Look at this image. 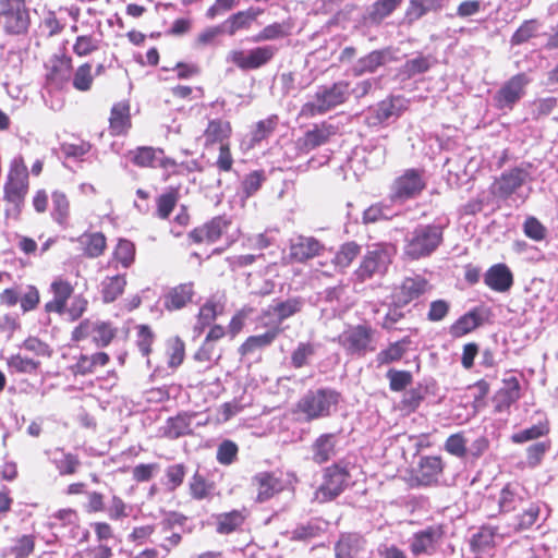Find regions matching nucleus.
Masks as SVG:
<instances>
[{"label":"nucleus","instance_id":"obj_1","mask_svg":"<svg viewBox=\"0 0 558 558\" xmlns=\"http://www.w3.org/2000/svg\"><path fill=\"white\" fill-rule=\"evenodd\" d=\"M498 506L500 513H514L508 523L513 532L526 531L548 517L547 512L543 515L545 505L532 500L529 492L519 483H509L500 490Z\"/></svg>","mask_w":558,"mask_h":558},{"label":"nucleus","instance_id":"obj_2","mask_svg":"<svg viewBox=\"0 0 558 558\" xmlns=\"http://www.w3.org/2000/svg\"><path fill=\"white\" fill-rule=\"evenodd\" d=\"M349 97L350 83L348 81H338L331 85H320L316 88L312 98L301 107L299 114L306 119L325 114L347 102Z\"/></svg>","mask_w":558,"mask_h":558},{"label":"nucleus","instance_id":"obj_3","mask_svg":"<svg viewBox=\"0 0 558 558\" xmlns=\"http://www.w3.org/2000/svg\"><path fill=\"white\" fill-rule=\"evenodd\" d=\"M444 240V228L440 225H418L409 232L404 240L403 253L412 260L432 255Z\"/></svg>","mask_w":558,"mask_h":558},{"label":"nucleus","instance_id":"obj_4","mask_svg":"<svg viewBox=\"0 0 558 558\" xmlns=\"http://www.w3.org/2000/svg\"><path fill=\"white\" fill-rule=\"evenodd\" d=\"M341 399L340 392L325 387L308 390L298 402V409L307 422L330 416Z\"/></svg>","mask_w":558,"mask_h":558},{"label":"nucleus","instance_id":"obj_5","mask_svg":"<svg viewBox=\"0 0 558 558\" xmlns=\"http://www.w3.org/2000/svg\"><path fill=\"white\" fill-rule=\"evenodd\" d=\"M354 469L350 462L340 460L324 471V481L315 492L318 502H327L337 498L351 483V471Z\"/></svg>","mask_w":558,"mask_h":558},{"label":"nucleus","instance_id":"obj_6","mask_svg":"<svg viewBox=\"0 0 558 558\" xmlns=\"http://www.w3.org/2000/svg\"><path fill=\"white\" fill-rule=\"evenodd\" d=\"M31 25L25 0H0V28L9 35H22Z\"/></svg>","mask_w":558,"mask_h":558},{"label":"nucleus","instance_id":"obj_7","mask_svg":"<svg viewBox=\"0 0 558 558\" xmlns=\"http://www.w3.org/2000/svg\"><path fill=\"white\" fill-rule=\"evenodd\" d=\"M336 341L343 348L348 355L364 356L375 351L374 330L367 325L351 326L341 332Z\"/></svg>","mask_w":558,"mask_h":558},{"label":"nucleus","instance_id":"obj_8","mask_svg":"<svg viewBox=\"0 0 558 558\" xmlns=\"http://www.w3.org/2000/svg\"><path fill=\"white\" fill-rule=\"evenodd\" d=\"M28 191V172L22 158H15L10 167L4 184V199L20 211Z\"/></svg>","mask_w":558,"mask_h":558},{"label":"nucleus","instance_id":"obj_9","mask_svg":"<svg viewBox=\"0 0 558 558\" xmlns=\"http://www.w3.org/2000/svg\"><path fill=\"white\" fill-rule=\"evenodd\" d=\"M392 247L385 244L373 245L364 255L355 275L361 281L383 276L391 263Z\"/></svg>","mask_w":558,"mask_h":558},{"label":"nucleus","instance_id":"obj_10","mask_svg":"<svg viewBox=\"0 0 558 558\" xmlns=\"http://www.w3.org/2000/svg\"><path fill=\"white\" fill-rule=\"evenodd\" d=\"M407 102L401 96H390L379 101L366 111V124L372 128L390 124L407 110Z\"/></svg>","mask_w":558,"mask_h":558},{"label":"nucleus","instance_id":"obj_11","mask_svg":"<svg viewBox=\"0 0 558 558\" xmlns=\"http://www.w3.org/2000/svg\"><path fill=\"white\" fill-rule=\"evenodd\" d=\"M278 52V47L274 45H265L255 47L247 52L242 50H232L228 56V60L233 62L243 71L256 70L272 60Z\"/></svg>","mask_w":558,"mask_h":558},{"label":"nucleus","instance_id":"obj_12","mask_svg":"<svg viewBox=\"0 0 558 558\" xmlns=\"http://www.w3.org/2000/svg\"><path fill=\"white\" fill-rule=\"evenodd\" d=\"M424 171L420 169H407L392 184L391 198L393 201H407L416 197L425 189Z\"/></svg>","mask_w":558,"mask_h":558},{"label":"nucleus","instance_id":"obj_13","mask_svg":"<svg viewBox=\"0 0 558 558\" xmlns=\"http://www.w3.org/2000/svg\"><path fill=\"white\" fill-rule=\"evenodd\" d=\"M116 336V329L108 323L83 320L72 332L75 341L92 337L98 348L107 347Z\"/></svg>","mask_w":558,"mask_h":558},{"label":"nucleus","instance_id":"obj_14","mask_svg":"<svg viewBox=\"0 0 558 558\" xmlns=\"http://www.w3.org/2000/svg\"><path fill=\"white\" fill-rule=\"evenodd\" d=\"M529 80L525 74L520 73L508 80L501 88L495 94L494 101L498 109L511 110L514 105L523 97L524 88Z\"/></svg>","mask_w":558,"mask_h":558},{"label":"nucleus","instance_id":"obj_15","mask_svg":"<svg viewBox=\"0 0 558 558\" xmlns=\"http://www.w3.org/2000/svg\"><path fill=\"white\" fill-rule=\"evenodd\" d=\"M530 173L523 168L504 171L493 184V193L499 198H508L515 193L529 179Z\"/></svg>","mask_w":558,"mask_h":558},{"label":"nucleus","instance_id":"obj_16","mask_svg":"<svg viewBox=\"0 0 558 558\" xmlns=\"http://www.w3.org/2000/svg\"><path fill=\"white\" fill-rule=\"evenodd\" d=\"M429 289L430 286L424 277L414 275L405 277L402 280L400 286L396 289L392 298L399 305H408L412 301L417 300L421 295L425 294Z\"/></svg>","mask_w":558,"mask_h":558},{"label":"nucleus","instance_id":"obj_17","mask_svg":"<svg viewBox=\"0 0 558 558\" xmlns=\"http://www.w3.org/2000/svg\"><path fill=\"white\" fill-rule=\"evenodd\" d=\"M393 60L390 48L373 50L366 56L359 58L351 68L353 76H362L375 73L380 66Z\"/></svg>","mask_w":558,"mask_h":558},{"label":"nucleus","instance_id":"obj_18","mask_svg":"<svg viewBox=\"0 0 558 558\" xmlns=\"http://www.w3.org/2000/svg\"><path fill=\"white\" fill-rule=\"evenodd\" d=\"M444 530L440 525H429L413 534L410 539V549L413 555H432L436 544L441 539Z\"/></svg>","mask_w":558,"mask_h":558},{"label":"nucleus","instance_id":"obj_19","mask_svg":"<svg viewBox=\"0 0 558 558\" xmlns=\"http://www.w3.org/2000/svg\"><path fill=\"white\" fill-rule=\"evenodd\" d=\"M323 248L314 236L296 235L290 240L289 255L292 260L303 263L318 256Z\"/></svg>","mask_w":558,"mask_h":558},{"label":"nucleus","instance_id":"obj_20","mask_svg":"<svg viewBox=\"0 0 558 558\" xmlns=\"http://www.w3.org/2000/svg\"><path fill=\"white\" fill-rule=\"evenodd\" d=\"M338 435L325 433L319 435L311 445V459L316 464H324L337 456Z\"/></svg>","mask_w":558,"mask_h":558},{"label":"nucleus","instance_id":"obj_21","mask_svg":"<svg viewBox=\"0 0 558 558\" xmlns=\"http://www.w3.org/2000/svg\"><path fill=\"white\" fill-rule=\"evenodd\" d=\"M194 294L192 282L180 283L163 294L162 305L169 312L182 310L192 302Z\"/></svg>","mask_w":558,"mask_h":558},{"label":"nucleus","instance_id":"obj_22","mask_svg":"<svg viewBox=\"0 0 558 558\" xmlns=\"http://www.w3.org/2000/svg\"><path fill=\"white\" fill-rule=\"evenodd\" d=\"M229 226V221L221 216L213 218L202 227L195 228L189 234L194 243H215Z\"/></svg>","mask_w":558,"mask_h":558},{"label":"nucleus","instance_id":"obj_23","mask_svg":"<svg viewBox=\"0 0 558 558\" xmlns=\"http://www.w3.org/2000/svg\"><path fill=\"white\" fill-rule=\"evenodd\" d=\"M484 282L496 292H507L513 284V275L506 264H495L485 272Z\"/></svg>","mask_w":558,"mask_h":558},{"label":"nucleus","instance_id":"obj_24","mask_svg":"<svg viewBox=\"0 0 558 558\" xmlns=\"http://www.w3.org/2000/svg\"><path fill=\"white\" fill-rule=\"evenodd\" d=\"M442 469V461L439 457H423L415 470V480L420 485L429 486L438 482Z\"/></svg>","mask_w":558,"mask_h":558},{"label":"nucleus","instance_id":"obj_25","mask_svg":"<svg viewBox=\"0 0 558 558\" xmlns=\"http://www.w3.org/2000/svg\"><path fill=\"white\" fill-rule=\"evenodd\" d=\"M337 126L333 124L323 122L314 125L312 130H308L304 136L300 140L302 149L310 151L318 146L326 144L330 136L335 135Z\"/></svg>","mask_w":558,"mask_h":558},{"label":"nucleus","instance_id":"obj_26","mask_svg":"<svg viewBox=\"0 0 558 558\" xmlns=\"http://www.w3.org/2000/svg\"><path fill=\"white\" fill-rule=\"evenodd\" d=\"M262 12L263 10L260 9L250 8L245 11L234 13L221 23L223 27L222 31H225L227 35L233 36L239 31L248 29Z\"/></svg>","mask_w":558,"mask_h":558},{"label":"nucleus","instance_id":"obj_27","mask_svg":"<svg viewBox=\"0 0 558 558\" xmlns=\"http://www.w3.org/2000/svg\"><path fill=\"white\" fill-rule=\"evenodd\" d=\"M364 539L356 533L341 534L335 544L336 558H354L364 547Z\"/></svg>","mask_w":558,"mask_h":558},{"label":"nucleus","instance_id":"obj_28","mask_svg":"<svg viewBox=\"0 0 558 558\" xmlns=\"http://www.w3.org/2000/svg\"><path fill=\"white\" fill-rule=\"evenodd\" d=\"M253 484L257 487V501L264 502L282 489L281 482L269 472H262L253 477Z\"/></svg>","mask_w":558,"mask_h":558},{"label":"nucleus","instance_id":"obj_29","mask_svg":"<svg viewBox=\"0 0 558 558\" xmlns=\"http://www.w3.org/2000/svg\"><path fill=\"white\" fill-rule=\"evenodd\" d=\"M231 135V125L229 121L215 118L209 119L207 128L203 133V137L205 140V145L213 144H227L228 138Z\"/></svg>","mask_w":558,"mask_h":558},{"label":"nucleus","instance_id":"obj_30","mask_svg":"<svg viewBox=\"0 0 558 558\" xmlns=\"http://www.w3.org/2000/svg\"><path fill=\"white\" fill-rule=\"evenodd\" d=\"M304 301L300 296L289 298L284 301H276L267 308V314L272 315L279 323L301 312Z\"/></svg>","mask_w":558,"mask_h":558},{"label":"nucleus","instance_id":"obj_31","mask_svg":"<svg viewBox=\"0 0 558 558\" xmlns=\"http://www.w3.org/2000/svg\"><path fill=\"white\" fill-rule=\"evenodd\" d=\"M245 519V510H232L219 513L215 517L216 532L221 535L231 534L243 525Z\"/></svg>","mask_w":558,"mask_h":558},{"label":"nucleus","instance_id":"obj_32","mask_svg":"<svg viewBox=\"0 0 558 558\" xmlns=\"http://www.w3.org/2000/svg\"><path fill=\"white\" fill-rule=\"evenodd\" d=\"M191 422L192 415L187 413H180L174 417H169L162 428V435L169 439H178L191 435L193 433Z\"/></svg>","mask_w":558,"mask_h":558},{"label":"nucleus","instance_id":"obj_33","mask_svg":"<svg viewBox=\"0 0 558 558\" xmlns=\"http://www.w3.org/2000/svg\"><path fill=\"white\" fill-rule=\"evenodd\" d=\"M110 130L113 135L124 134L131 128L130 106L128 102L114 104L110 113Z\"/></svg>","mask_w":558,"mask_h":558},{"label":"nucleus","instance_id":"obj_34","mask_svg":"<svg viewBox=\"0 0 558 558\" xmlns=\"http://www.w3.org/2000/svg\"><path fill=\"white\" fill-rule=\"evenodd\" d=\"M446 0H411L405 11V19L411 24L429 12L444 8Z\"/></svg>","mask_w":558,"mask_h":558},{"label":"nucleus","instance_id":"obj_35","mask_svg":"<svg viewBox=\"0 0 558 558\" xmlns=\"http://www.w3.org/2000/svg\"><path fill=\"white\" fill-rule=\"evenodd\" d=\"M51 462L62 476L75 474L81 465L77 456L65 452L61 448H57L52 451Z\"/></svg>","mask_w":558,"mask_h":558},{"label":"nucleus","instance_id":"obj_36","mask_svg":"<svg viewBox=\"0 0 558 558\" xmlns=\"http://www.w3.org/2000/svg\"><path fill=\"white\" fill-rule=\"evenodd\" d=\"M109 362V355L105 352H98L93 355L81 354L72 371L76 375H87L95 372L98 366H105Z\"/></svg>","mask_w":558,"mask_h":558},{"label":"nucleus","instance_id":"obj_37","mask_svg":"<svg viewBox=\"0 0 558 558\" xmlns=\"http://www.w3.org/2000/svg\"><path fill=\"white\" fill-rule=\"evenodd\" d=\"M47 73V81L56 87H60L71 76V59L54 58Z\"/></svg>","mask_w":558,"mask_h":558},{"label":"nucleus","instance_id":"obj_38","mask_svg":"<svg viewBox=\"0 0 558 558\" xmlns=\"http://www.w3.org/2000/svg\"><path fill=\"white\" fill-rule=\"evenodd\" d=\"M158 155H162V149L150 146H140L128 153L131 162L142 168H156Z\"/></svg>","mask_w":558,"mask_h":558},{"label":"nucleus","instance_id":"obj_39","mask_svg":"<svg viewBox=\"0 0 558 558\" xmlns=\"http://www.w3.org/2000/svg\"><path fill=\"white\" fill-rule=\"evenodd\" d=\"M432 66V60L428 56L417 53L414 58L407 60L399 69V75L403 80L412 78L418 74L427 72Z\"/></svg>","mask_w":558,"mask_h":558},{"label":"nucleus","instance_id":"obj_40","mask_svg":"<svg viewBox=\"0 0 558 558\" xmlns=\"http://www.w3.org/2000/svg\"><path fill=\"white\" fill-rule=\"evenodd\" d=\"M278 335V329H270L262 335L251 336L240 347L239 351L242 355L254 353L258 349L270 345Z\"/></svg>","mask_w":558,"mask_h":558},{"label":"nucleus","instance_id":"obj_41","mask_svg":"<svg viewBox=\"0 0 558 558\" xmlns=\"http://www.w3.org/2000/svg\"><path fill=\"white\" fill-rule=\"evenodd\" d=\"M126 280L123 275L106 277L101 282V294L105 303L117 300L124 291Z\"/></svg>","mask_w":558,"mask_h":558},{"label":"nucleus","instance_id":"obj_42","mask_svg":"<svg viewBox=\"0 0 558 558\" xmlns=\"http://www.w3.org/2000/svg\"><path fill=\"white\" fill-rule=\"evenodd\" d=\"M52 201V219L61 227L68 226V219L70 215V203L66 195L63 192L54 191L51 195Z\"/></svg>","mask_w":558,"mask_h":558},{"label":"nucleus","instance_id":"obj_43","mask_svg":"<svg viewBox=\"0 0 558 558\" xmlns=\"http://www.w3.org/2000/svg\"><path fill=\"white\" fill-rule=\"evenodd\" d=\"M411 340L408 337H405L399 341L390 343L387 349L381 350L376 355V361L378 365L389 364L401 360Z\"/></svg>","mask_w":558,"mask_h":558},{"label":"nucleus","instance_id":"obj_44","mask_svg":"<svg viewBox=\"0 0 558 558\" xmlns=\"http://www.w3.org/2000/svg\"><path fill=\"white\" fill-rule=\"evenodd\" d=\"M290 25L288 23H272L265 26L258 34L251 38L253 43L270 41L282 39L290 35Z\"/></svg>","mask_w":558,"mask_h":558},{"label":"nucleus","instance_id":"obj_45","mask_svg":"<svg viewBox=\"0 0 558 558\" xmlns=\"http://www.w3.org/2000/svg\"><path fill=\"white\" fill-rule=\"evenodd\" d=\"M78 242L88 257L95 258L102 254L106 247V238L100 232L85 233L78 238Z\"/></svg>","mask_w":558,"mask_h":558},{"label":"nucleus","instance_id":"obj_46","mask_svg":"<svg viewBox=\"0 0 558 558\" xmlns=\"http://www.w3.org/2000/svg\"><path fill=\"white\" fill-rule=\"evenodd\" d=\"M482 323L481 316L476 311H471L461 316L451 327L450 333L453 337H462L475 328Z\"/></svg>","mask_w":558,"mask_h":558},{"label":"nucleus","instance_id":"obj_47","mask_svg":"<svg viewBox=\"0 0 558 558\" xmlns=\"http://www.w3.org/2000/svg\"><path fill=\"white\" fill-rule=\"evenodd\" d=\"M549 433L547 420L541 421L529 428L522 429L511 436L514 444H523L530 440L538 439Z\"/></svg>","mask_w":558,"mask_h":558},{"label":"nucleus","instance_id":"obj_48","mask_svg":"<svg viewBox=\"0 0 558 558\" xmlns=\"http://www.w3.org/2000/svg\"><path fill=\"white\" fill-rule=\"evenodd\" d=\"M538 28H539V23L537 20L524 21L511 36V38H510L511 46H520V45L529 41L531 38L536 36Z\"/></svg>","mask_w":558,"mask_h":558},{"label":"nucleus","instance_id":"obj_49","mask_svg":"<svg viewBox=\"0 0 558 558\" xmlns=\"http://www.w3.org/2000/svg\"><path fill=\"white\" fill-rule=\"evenodd\" d=\"M316 353V345L311 342H300L291 354V365L294 368L304 367Z\"/></svg>","mask_w":558,"mask_h":558},{"label":"nucleus","instance_id":"obj_50","mask_svg":"<svg viewBox=\"0 0 558 558\" xmlns=\"http://www.w3.org/2000/svg\"><path fill=\"white\" fill-rule=\"evenodd\" d=\"M401 3V0H377L368 13V17L373 23H380L389 16Z\"/></svg>","mask_w":558,"mask_h":558},{"label":"nucleus","instance_id":"obj_51","mask_svg":"<svg viewBox=\"0 0 558 558\" xmlns=\"http://www.w3.org/2000/svg\"><path fill=\"white\" fill-rule=\"evenodd\" d=\"M277 124L278 117L276 114L258 121L251 133L252 145L260 143L263 140L267 138L275 131Z\"/></svg>","mask_w":558,"mask_h":558},{"label":"nucleus","instance_id":"obj_52","mask_svg":"<svg viewBox=\"0 0 558 558\" xmlns=\"http://www.w3.org/2000/svg\"><path fill=\"white\" fill-rule=\"evenodd\" d=\"M497 534V529L493 526H482L480 531L473 534L471 546L473 550H484L494 545V539Z\"/></svg>","mask_w":558,"mask_h":558},{"label":"nucleus","instance_id":"obj_53","mask_svg":"<svg viewBox=\"0 0 558 558\" xmlns=\"http://www.w3.org/2000/svg\"><path fill=\"white\" fill-rule=\"evenodd\" d=\"M40 363L33 359L14 354L8 359V366L12 372L21 374H32L37 371Z\"/></svg>","mask_w":558,"mask_h":558},{"label":"nucleus","instance_id":"obj_54","mask_svg":"<svg viewBox=\"0 0 558 558\" xmlns=\"http://www.w3.org/2000/svg\"><path fill=\"white\" fill-rule=\"evenodd\" d=\"M13 542L14 544L10 547L9 553L14 558H27L35 549V537L33 535H21Z\"/></svg>","mask_w":558,"mask_h":558},{"label":"nucleus","instance_id":"obj_55","mask_svg":"<svg viewBox=\"0 0 558 558\" xmlns=\"http://www.w3.org/2000/svg\"><path fill=\"white\" fill-rule=\"evenodd\" d=\"M360 254V246L354 242H348L341 245L336 253L333 263L339 268H347L353 259Z\"/></svg>","mask_w":558,"mask_h":558},{"label":"nucleus","instance_id":"obj_56","mask_svg":"<svg viewBox=\"0 0 558 558\" xmlns=\"http://www.w3.org/2000/svg\"><path fill=\"white\" fill-rule=\"evenodd\" d=\"M185 474L186 469L182 463L169 465L166 469V481L163 482V485L169 492H174L182 485Z\"/></svg>","mask_w":558,"mask_h":558},{"label":"nucleus","instance_id":"obj_57","mask_svg":"<svg viewBox=\"0 0 558 558\" xmlns=\"http://www.w3.org/2000/svg\"><path fill=\"white\" fill-rule=\"evenodd\" d=\"M114 258L124 267L128 268L134 262L135 246L129 241L121 239L119 240L114 250Z\"/></svg>","mask_w":558,"mask_h":558},{"label":"nucleus","instance_id":"obj_58","mask_svg":"<svg viewBox=\"0 0 558 558\" xmlns=\"http://www.w3.org/2000/svg\"><path fill=\"white\" fill-rule=\"evenodd\" d=\"M238 452V445L232 440L225 439L217 448L216 459L222 465H230L235 461Z\"/></svg>","mask_w":558,"mask_h":558},{"label":"nucleus","instance_id":"obj_59","mask_svg":"<svg viewBox=\"0 0 558 558\" xmlns=\"http://www.w3.org/2000/svg\"><path fill=\"white\" fill-rule=\"evenodd\" d=\"M389 379V388L399 392L405 389L412 383V374L408 371L389 369L386 374Z\"/></svg>","mask_w":558,"mask_h":558},{"label":"nucleus","instance_id":"obj_60","mask_svg":"<svg viewBox=\"0 0 558 558\" xmlns=\"http://www.w3.org/2000/svg\"><path fill=\"white\" fill-rule=\"evenodd\" d=\"M322 532L317 521L311 520L304 524L298 525L291 532V538L294 541H307L317 537Z\"/></svg>","mask_w":558,"mask_h":558},{"label":"nucleus","instance_id":"obj_61","mask_svg":"<svg viewBox=\"0 0 558 558\" xmlns=\"http://www.w3.org/2000/svg\"><path fill=\"white\" fill-rule=\"evenodd\" d=\"M499 396L501 403L506 407H510L517 402L521 397L519 380L514 377L506 380L505 387L500 390Z\"/></svg>","mask_w":558,"mask_h":558},{"label":"nucleus","instance_id":"obj_62","mask_svg":"<svg viewBox=\"0 0 558 558\" xmlns=\"http://www.w3.org/2000/svg\"><path fill=\"white\" fill-rule=\"evenodd\" d=\"M93 83L92 65L84 63L74 73L73 86L81 92L89 90Z\"/></svg>","mask_w":558,"mask_h":558},{"label":"nucleus","instance_id":"obj_63","mask_svg":"<svg viewBox=\"0 0 558 558\" xmlns=\"http://www.w3.org/2000/svg\"><path fill=\"white\" fill-rule=\"evenodd\" d=\"M550 441H537L526 449V459L530 466H536L542 461L544 454L549 450Z\"/></svg>","mask_w":558,"mask_h":558},{"label":"nucleus","instance_id":"obj_64","mask_svg":"<svg viewBox=\"0 0 558 558\" xmlns=\"http://www.w3.org/2000/svg\"><path fill=\"white\" fill-rule=\"evenodd\" d=\"M445 449L450 454L462 458L466 453V439L461 433L450 435L445 442Z\"/></svg>","mask_w":558,"mask_h":558}]
</instances>
